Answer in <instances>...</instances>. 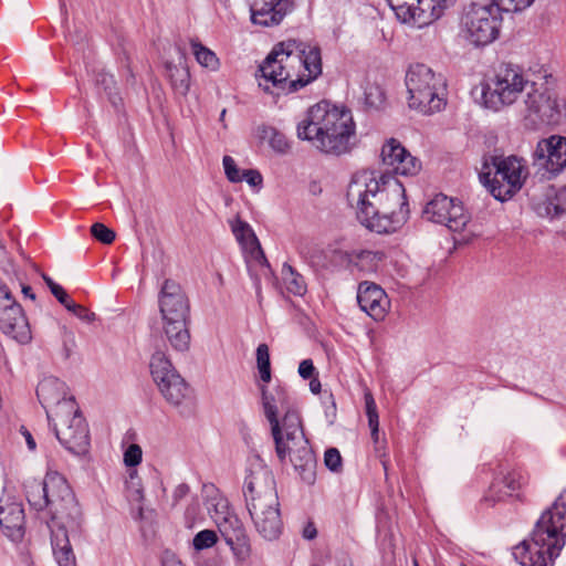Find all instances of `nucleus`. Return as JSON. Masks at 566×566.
<instances>
[{
  "label": "nucleus",
  "instance_id": "1",
  "mask_svg": "<svg viewBox=\"0 0 566 566\" xmlns=\"http://www.w3.org/2000/svg\"><path fill=\"white\" fill-rule=\"evenodd\" d=\"M347 200L356 209L359 222L377 233L395 232L409 216L402 184L392 176L373 170L353 176Z\"/></svg>",
  "mask_w": 566,
  "mask_h": 566
},
{
  "label": "nucleus",
  "instance_id": "2",
  "mask_svg": "<svg viewBox=\"0 0 566 566\" xmlns=\"http://www.w3.org/2000/svg\"><path fill=\"white\" fill-rule=\"evenodd\" d=\"M259 71L265 92H270V84L284 93L296 92L322 74V52L317 45L286 40L273 48Z\"/></svg>",
  "mask_w": 566,
  "mask_h": 566
},
{
  "label": "nucleus",
  "instance_id": "3",
  "mask_svg": "<svg viewBox=\"0 0 566 566\" xmlns=\"http://www.w3.org/2000/svg\"><path fill=\"white\" fill-rule=\"evenodd\" d=\"M297 137L311 142L324 154L340 156L352 150L356 125L349 109L322 101L298 123Z\"/></svg>",
  "mask_w": 566,
  "mask_h": 566
},
{
  "label": "nucleus",
  "instance_id": "4",
  "mask_svg": "<svg viewBox=\"0 0 566 566\" xmlns=\"http://www.w3.org/2000/svg\"><path fill=\"white\" fill-rule=\"evenodd\" d=\"M405 82L410 108L431 115L446 106V81L426 64L410 65Z\"/></svg>",
  "mask_w": 566,
  "mask_h": 566
},
{
  "label": "nucleus",
  "instance_id": "5",
  "mask_svg": "<svg viewBox=\"0 0 566 566\" xmlns=\"http://www.w3.org/2000/svg\"><path fill=\"white\" fill-rule=\"evenodd\" d=\"M527 176L522 158L491 156L483 165L480 180L496 200L506 201L522 189Z\"/></svg>",
  "mask_w": 566,
  "mask_h": 566
},
{
  "label": "nucleus",
  "instance_id": "6",
  "mask_svg": "<svg viewBox=\"0 0 566 566\" xmlns=\"http://www.w3.org/2000/svg\"><path fill=\"white\" fill-rule=\"evenodd\" d=\"M46 491L51 496L49 513L51 533L76 531L81 525L82 512L80 505L64 476L56 471L48 472Z\"/></svg>",
  "mask_w": 566,
  "mask_h": 566
},
{
  "label": "nucleus",
  "instance_id": "7",
  "mask_svg": "<svg viewBox=\"0 0 566 566\" xmlns=\"http://www.w3.org/2000/svg\"><path fill=\"white\" fill-rule=\"evenodd\" d=\"M56 439L71 453L83 455L90 449L88 426L75 400H70L49 413Z\"/></svg>",
  "mask_w": 566,
  "mask_h": 566
},
{
  "label": "nucleus",
  "instance_id": "8",
  "mask_svg": "<svg viewBox=\"0 0 566 566\" xmlns=\"http://www.w3.org/2000/svg\"><path fill=\"white\" fill-rule=\"evenodd\" d=\"M548 515L537 521L530 541H523L513 548V556L521 566H551L565 545L562 535L545 526Z\"/></svg>",
  "mask_w": 566,
  "mask_h": 566
},
{
  "label": "nucleus",
  "instance_id": "9",
  "mask_svg": "<svg viewBox=\"0 0 566 566\" xmlns=\"http://www.w3.org/2000/svg\"><path fill=\"white\" fill-rule=\"evenodd\" d=\"M501 10L495 1L468 6L461 18L463 38L475 46L493 42L499 35Z\"/></svg>",
  "mask_w": 566,
  "mask_h": 566
},
{
  "label": "nucleus",
  "instance_id": "10",
  "mask_svg": "<svg viewBox=\"0 0 566 566\" xmlns=\"http://www.w3.org/2000/svg\"><path fill=\"white\" fill-rule=\"evenodd\" d=\"M533 87L524 71L513 64L499 66L494 78L483 92L485 106L499 111L504 106L514 104L523 92Z\"/></svg>",
  "mask_w": 566,
  "mask_h": 566
},
{
  "label": "nucleus",
  "instance_id": "11",
  "mask_svg": "<svg viewBox=\"0 0 566 566\" xmlns=\"http://www.w3.org/2000/svg\"><path fill=\"white\" fill-rule=\"evenodd\" d=\"M262 406L265 418L271 424V432L275 443V452L280 461L286 458V444L284 443L285 420L290 413L301 419L298 411L294 408L291 397L285 387L276 385L269 389L264 385L260 387Z\"/></svg>",
  "mask_w": 566,
  "mask_h": 566
},
{
  "label": "nucleus",
  "instance_id": "12",
  "mask_svg": "<svg viewBox=\"0 0 566 566\" xmlns=\"http://www.w3.org/2000/svg\"><path fill=\"white\" fill-rule=\"evenodd\" d=\"M243 495L251 518L280 510L275 481L265 467L250 469L244 479Z\"/></svg>",
  "mask_w": 566,
  "mask_h": 566
},
{
  "label": "nucleus",
  "instance_id": "13",
  "mask_svg": "<svg viewBox=\"0 0 566 566\" xmlns=\"http://www.w3.org/2000/svg\"><path fill=\"white\" fill-rule=\"evenodd\" d=\"M283 434L284 443L287 447L286 457L290 455L291 462L301 479L307 484H313L316 460L305 439L301 419L290 413L285 420V432Z\"/></svg>",
  "mask_w": 566,
  "mask_h": 566
},
{
  "label": "nucleus",
  "instance_id": "14",
  "mask_svg": "<svg viewBox=\"0 0 566 566\" xmlns=\"http://www.w3.org/2000/svg\"><path fill=\"white\" fill-rule=\"evenodd\" d=\"M398 20L423 28L440 19L457 0H387Z\"/></svg>",
  "mask_w": 566,
  "mask_h": 566
},
{
  "label": "nucleus",
  "instance_id": "15",
  "mask_svg": "<svg viewBox=\"0 0 566 566\" xmlns=\"http://www.w3.org/2000/svg\"><path fill=\"white\" fill-rule=\"evenodd\" d=\"M423 214L429 221L444 224L454 232L463 230L470 220L462 202L442 193L434 196L427 203Z\"/></svg>",
  "mask_w": 566,
  "mask_h": 566
},
{
  "label": "nucleus",
  "instance_id": "16",
  "mask_svg": "<svg viewBox=\"0 0 566 566\" xmlns=\"http://www.w3.org/2000/svg\"><path fill=\"white\" fill-rule=\"evenodd\" d=\"M524 102L528 114L534 115L538 122L548 125L559 122L564 104L552 91L538 88L533 82V87L527 90Z\"/></svg>",
  "mask_w": 566,
  "mask_h": 566
},
{
  "label": "nucleus",
  "instance_id": "17",
  "mask_svg": "<svg viewBox=\"0 0 566 566\" xmlns=\"http://www.w3.org/2000/svg\"><path fill=\"white\" fill-rule=\"evenodd\" d=\"M2 333L19 344H28L32 339L29 322L23 308L15 303L9 290L2 285Z\"/></svg>",
  "mask_w": 566,
  "mask_h": 566
},
{
  "label": "nucleus",
  "instance_id": "18",
  "mask_svg": "<svg viewBox=\"0 0 566 566\" xmlns=\"http://www.w3.org/2000/svg\"><path fill=\"white\" fill-rule=\"evenodd\" d=\"M161 328L170 346L179 352H185L190 345V333L188 328L190 319V307L181 311H159Z\"/></svg>",
  "mask_w": 566,
  "mask_h": 566
},
{
  "label": "nucleus",
  "instance_id": "19",
  "mask_svg": "<svg viewBox=\"0 0 566 566\" xmlns=\"http://www.w3.org/2000/svg\"><path fill=\"white\" fill-rule=\"evenodd\" d=\"M534 166L551 175L560 172L566 167V138L551 136L541 140L534 151Z\"/></svg>",
  "mask_w": 566,
  "mask_h": 566
},
{
  "label": "nucleus",
  "instance_id": "20",
  "mask_svg": "<svg viewBox=\"0 0 566 566\" xmlns=\"http://www.w3.org/2000/svg\"><path fill=\"white\" fill-rule=\"evenodd\" d=\"M216 525L234 556L241 562L247 560L252 548L244 525L237 514L232 511Z\"/></svg>",
  "mask_w": 566,
  "mask_h": 566
},
{
  "label": "nucleus",
  "instance_id": "21",
  "mask_svg": "<svg viewBox=\"0 0 566 566\" xmlns=\"http://www.w3.org/2000/svg\"><path fill=\"white\" fill-rule=\"evenodd\" d=\"M381 159L395 174L415 176L421 169L418 158L413 157L397 139L390 138L381 148Z\"/></svg>",
  "mask_w": 566,
  "mask_h": 566
},
{
  "label": "nucleus",
  "instance_id": "22",
  "mask_svg": "<svg viewBox=\"0 0 566 566\" xmlns=\"http://www.w3.org/2000/svg\"><path fill=\"white\" fill-rule=\"evenodd\" d=\"M357 302L360 308L375 321H382L390 306L385 291L379 285L369 282L359 284Z\"/></svg>",
  "mask_w": 566,
  "mask_h": 566
},
{
  "label": "nucleus",
  "instance_id": "23",
  "mask_svg": "<svg viewBox=\"0 0 566 566\" xmlns=\"http://www.w3.org/2000/svg\"><path fill=\"white\" fill-rule=\"evenodd\" d=\"M292 7L291 0H253L251 20L254 24L274 27L282 22Z\"/></svg>",
  "mask_w": 566,
  "mask_h": 566
},
{
  "label": "nucleus",
  "instance_id": "24",
  "mask_svg": "<svg viewBox=\"0 0 566 566\" xmlns=\"http://www.w3.org/2000/svg\"><path fill=\"white\" fill-rule=\"evenodd\" d=\"M36 396L45 409L48 418L51 411L70 400H75L73 396L69 395L65 382L52 376L45 377L39 382Z\"/></svg>",
  "mask_w": 566,
  "mask_h": 566
},
{
  "label": "nucleus",
  "instance_id": "25",
  "mask_svg": "<svg viewBox=\"0 0 566 566\" xmlns=\"http://www.w3.org/2000/svg\"><path fill=\"white\" fill-rule=\"evenodd\" d=\"M8 237L11 240V250H15V256H3L2 255V271L8 275V280L12 282L14 286H20L23 294L32 300L35 295L32 293V289L29 285H24L23 281L27 277L25 272L20 269L19 262L23 261L21 248L17 239V234L13 230L8 231ZM4 247L2 245V250Z\"/></svg>",
  "mask_w": 566,
  "mask_h": 566
},
{
  "label": "nucleus",
  "instance_id": "26",
  "mask_svg": "<svg viewBox=\"0 0 566 566\" xmlns=\"http://www.w3.org/2000/svg\"><path fill=\"white\" fill-rule=\"evenodd\" d=\"M165 400L174 407L189 410L192 405L191 389L180 375H170V379L157 386Z\"/></svg>",
  "mask_w": 566,
  "mask_h": 566
},
{
  "label": "nucleus",
  "instance_id": "27",
  "mask_svg": "<svg viewBox=\"0 0 566 566\" xmlns=\"http://www.w3.org/2000/svg\"><path fill=\"white\" fill-rule=\"evenodd\" d=\"M2 528L12 542H20L24 536V509L21 502L12 501L2 506Z\"/></svg>",
  "mask_w": 566,
  "mask_h": 566
},
{
  "label": "nucleus",
  "instance_id": "28",
  "mask_svg": "<svg viewBox=\"0 0 566 566\" xmlns=\"http://www.w3.org/2000/svg\"><path fill=\"white\" fill-rule=\"evenodd\" d=\"M159 311L176 310L190 307V302L184 289L174 280L167 279L161 285L158 295Z\"/></svg>",
  "mask_w": 566,
  "mask_h": 566
},
{
  "label": "nucleus",
  "instance_id": "29",
  "mask_svg": "<svg viewBox=\"0 0 566 566\" xmlns=\"http://www.w3.org/2000/svg\"><path fill=\"white\" fill-rule=\"evenodd\" d=\"M179 53L178 64L167 62L166 71L174 91L181 96H186L190 88V72L186 64L185 52L179 50Z\"/></svg>",
  "mask_w": 566,
  "mask_h": 566
},
{
  "label": "nucleus",
  "instance_id": "30",
  "mask_svg": "<svg viewBox=\"0 0 566 566\" xmlns=\"http://www.w3.org/2000/svg\"><path fill=\"white\" fill-rule=\"evenodd\" d=\"M522 486V475L518 473H509L501 481L493 482L484 495L483 500L493 505L497 501L503 500L506 495L512 493Z\"/></svg>",
  "mask_w": 566,
  "mask_h": 566
},
{
  "label": "nucleus",
  "instance_id": "31",
  "mask_svg": "<svg viewBox=\"0 0 566 566\" xmlns=\"http://www.w3.org/2000/svg\"><path fill=\"white\" fill-rule=\"evenodd\" d=\"M548 515V521L545 526L556 535L566 537V488L560 492L553 505L547 509L541 516Z\"/></svg>",
  "mask_w": 566,
  "mask_h": 566
},
{
  "label": "nucleus",
  "instance_id": "32",
  "mask_svg": "<svg viewBox=\"0 0 566 566\" xmlns=\"http://www.w3.org/2000/svg\"><path fill=\"white\" fill-rule=\"evenodd\" d=\"M205 505L214 523H219L232 512L228 499L213 486L205 488Z\"/></svg>",
  "mask_w": 566,
  "mask_h": 566
},
{
  "label": "nucleus",
  "instance_id": "33",
  "mask_svg": "<svg viewBox=\"0 0 566 566\" xmlns=\"http://www.w3.org/2000/svg\"><path fill=\"white\" fill-rule=\"evenodd\" d=\"M53 555L59 566H76V558L69 539V533H51Z\"/></svg>",
  "mask_w": 566,
  "mask_h": 566
},
{
  "label": "nucleus",
  "instance_id": "34",
  "mask_svg": "<svg viewBox=\"0 0 566 566\" xmlns=\"http://www.w3.org/2000/svg\"><path fill=\"white\" fill-rule=\"evenodd\" d=\"M251 520L255 531L266 541L276 539L282 533L283 523L280 510Z\"/></svg>",
  "mask_w": 566,
  "mask_h": 566
},
{
  "label": "nucleus",
  "instance_id": "35",
  "mask_svg": "<svg viewBox=\"0 0 566 566\" xmlns=\"http://www.w3.org/2000/svg\"><path fill=\"white\" fill-rule=\"evenodd\" d=\"M151 377L157 386L170 379V375H179L164 352H155L149 361Z\"/></svg>",
  "mask_w": 566,
  "mask_h": 566
},
{
  "label": "nucleus",
  "instance_id": "36",
  "mask_svg": "<svg viewBox=\"0 0 566 566\" xmlns=\"http://www.w3.org/2000/svg\"><path fill=\"white\" fill-rule=\"evenodd\" d=\"M231 230L235 239L244 249H249L251 252H253V250H258V252L262 254L259 240L248 222L237 217L231 221Z\"/></svg>",
  "mask_w": 566,
  "mask_h": 566
},
{
  "label": "nucleus",
  "instance_id": "37",
  "mask_svg": "<svg viewBox=\"0 0 566 566\" xmlns=\"http://www.w3.org/2000/svg\"><path fill=\"white\" fill-rule=\"evenodd\" d=\"M48 473L42 483H32L29 485L27 491V499L31 506L35 510L41 511L43 509H49L51 500L49 492L46 491L48 486Z\"/></svg>",
  "mask_w": 566,
  "mask_h": 566
},
{
  "label": "nucleus",
  "instance_id": "38",
  "mask_svg": "<svg viewBox=\"0 0 566 566\" xmlns=\"http://www.w3.org/2000/svg\"><path fill=\"white\" fill-rule=\"evenodd\" d=\"M365 406L366 413L368 417V424L371 431V439L376 444V452L380 458L385 457V453H381L382 448L378 446L379 442V417L377 412V407L375 399L370 391L365 392Z\"/></svg>",
  "mask_w": 566,
  "mask_h": 566
},
{
  "label": "nucleus",
  "instance_id": "39",
  "mask_svg": "<svg viewBox=\"0 0 566 566\" xmlns=\"http://www.w3.org/2000/svg\"><path fill=\"white\" fill-rule=\"evenodd\" d=\"M190 46L197 62L211 71L219 69L220 62L213 51L202 45L197 39L190 40Z\"/></svg>",
  "mask_w": 566,
  "mask_h": 566
},
{
  "label": "nucleus",
  "instance_id": "40",
  "mask_svg": "<svg viewBox=\"0 0 566 566\" xmlns=\"http://www.w3.org/2000/svg\"><path fill=\"white\" fill-rule=\"evenodd\" d=\"M282 279L286 290L294 295H303L306 292V283L291 265L284 264L282 269Z\"/></svg>",
  "mask_w": 566,
  "mask_h": 566
},
{
  "label": "nucleus",
  "instance_id": "41",
  "mask_svg": "<svg viewBox=\"0 0 566 566\" xmlns=\"http://www.w3.org/2000/svg\"><path fill=\"white\" fill-rule=\"evenodd\" d=\"M261 138L268 140L271 148L276 153L285 154L290 150V143L287 138L283 133L279 132L275 127H262Z\"/></svg>",
  "mask_w": 566,
  "mask_h": 566
},
{
  "label": "nucleus",
  "instance_id": "42",
  "mask_svg": "<svg viewBox=\"0 0 566 566\" xmlns=\"http://www.w3.org/2000/svg\"><path fill=\"white\" fill-rule=\"evenodd\" d=\"M350 256L361 269L374 271L378 263L384 260L385 254L381 251L355 250L352 252Z\"/></svg>",
  "mask_w": 566,
  "mask_h": 566
},
{
  "label": "nucleus",
  "instance_id": "43",
  "mask_svg": "<svg viewBox=\"0 0 566 566\" xmlns=\"http://www.w3.org/2000/svg\"><path fill=\"white\" fill-rule=\"evenodd\" d=\"M256 365L261 380L269 382L271 380V363L266 344H260L256 348Z\"/></svg>",
  "mask_w": 566,
  "mask_h": 566
},
{
  "label": "nucleus",
  "instance_id": "44",
  "mask_svg": "<svg viewBox=\"0 0 566 566\" xmlns=\"http://www.w3.org/2000/svg\"><path fill=\"white\" fill-rule=\"evenodd\" d=\"M96 83L103 86L104 92L106 93L109 102L117 107L120 98L117 93L116 83L114 81V76L108 73H99L96 77Z\"/></svg>",
  "mask_w": 566,
  "mask_h": 566
},
{
  "label": "nucleus",
  "instance_id": "45",
  "mask_svg": "<svg viewBox=\"0 0 566 566\" xmlns=\"http://www.w3.org/2000/svg\"><path fill=\"white\" fill-rule=\"evenodd\" d=\"M33 274H39L46 286L50 289L51 293L55 296V298L66 308L71 302L73 301L69 294L65 292V290L55 283L50 276H48L45 273H39L36 270L32 269Z\"/></svg>",
  "mask_w": 566,
  "mask_h": 566
},
{
  "label": "nucleus",
  "instance_id": "46",
  "mask_svg": "<svg viewBox=\"0 0 566 566\" xmlns=\"http://www.w3.org/2000/svg\"><path fill=\"white\" fill-rule=\"evenodd\" d=\"M218 542L217 533L212 530H203L197 533L192 539L196 551H202L212 547Z\"/></svg>",
  "mask_w": 566,
  "mask_h": 566
},
{
  "label": "nucleus",
  "instance_id": "47",
  "mask_svg": "<svg viewBox=\"0 0 566 566\" xmlns=\"http://www.w3.org/2000/svg\"><path fill=\"white\" fill-rule=\"evenodd\" d=\"M92 235L104 244H111L115 240V232L104 223L96 222L91 227Z\"/></svg>",
  "mask_w": 566,
  "mask_h": 566
},
{
  "label": "nucleus",
  "instance_id": "48",
  "mask_svg": "<svg viewBox=\"0 0 566 566\" xmlns=\"http://www.w3.org/2000/svg\"><path fill=\"white\" fill-rule=\"evenodd\" d=\"M222 164H223V168H224V174L229 181H231V182L242 181V177H241L242 172L240 171L234 159L231 156H224Z\"/></svg>",
  "mask_w": 566,
  "mask_h": 566
},
{
  "label": "nucleus",
  "instance_id": "49",
  "mask_svg": "<svg viewBox=\"0 0 566 566\" xmlns=\"http://www.w3.org/2000/svg\"><path fill=\"white\" fill-rule=\"evenodd\" d=\"M324 462L325 465L333 472H338L343 465L342 455L336 448H329L325 451Z\"/></svg>",
  "mask_w": 566,
  "mask_h": 566
},
{
  "label": "nucleus",
  "instance_id": "50",
  "mask_svg": "<svg viewBox=\"0 0 566 566\" xmlns=\"http://www.w3.org/2000/svg\"><path fill=\"white\" fill-rule=\"evenodd\" d=\"M143 451L138 444H130L124 453V463L127 467H136L142 461Z\"/></svg>",
  "mask_w": 566,
  "mask_h": 566
},
{
  "label": "nucleus",
  "instance_id": "51",
  "mask_svg": "<svg viewBox=\"0 0 566 566\" xmlns=\"http://www.w3.org/2000/svg\"><path fill=\"white\" fill-rule=\"evenodd\" d=\"M66 310L72 312L82 321L93 322L95 319V314L93 312H90L86 307L76 304L74 301L71 302Z\"/></svg>",
  "mask_w": 566,
  "mask_h": 566
},
{
  "label": "nucleus",
  "instance_id": "52",
  "mask_svg": "<svg viewBox=\"0 0 566 566\" xmlns=\"http://www.w3.org/2000/svg\"><path fill=\"white\" fill-rule=\"evenodd\" d=\"M547 214L552 217H559L566 212V200H560L559 196H556L554 200H551L546 206Z\"/></svg>",
  "mask_w": 566,
  "mask_h": 566
},
{
  "label": "nucleus",
  "instance_id": "53",
  "mask_svg": "<svg viewBox=\"0 0 566 566\" xmlns=\"http://www.w3.org/2000/svg\"><path fill=\"white\" fill-rule=\"evenodd\" d=\"M241 177L252 187L261 186L263 181L261 174L255 169L243 170Z\"/></svg>",
  "mask_w": 566,
  "mask_h": 566
},
{
  "label": "nucleus",
  "instance_id": "54",
  "mask_svg": "<svg viewBox=\"0 0 566 566\" xmlns=\"http://www.w3.org/2000/svg\"><path fill=\"white\" fill-rule=\"evenodd\" d=\"M315 367L311 359H304L300 363L298 374L304 379H311L314 376Z\"/></svg>",
  "mask_w": 566,
  "mask_h": 566
},
{
  "label": "nucleus",
  "instance_id": "55",
  "mask_svg": "<svg viewBox=\"0 0 566 566\" xmlns=\"http://www.w3.org/2000/svg\"><path fill=\"white\" fill-rule=\"evenodd\" d=\"M189 486L186 483H181L177 485L172 493V505H176L181 501L188 493H189Z\"/></svg>",
  "mask_w": 566,
  "mask_h": 566
},
{
  "label": "nucleus",
  "instance_id": "56",
  "mask_svg": "<svg viewBox=\"0 0 566 566\" xmlns=\"http://www.w3.org/2000/svg\"><path fill=\"white\" fill-rule=\"evenodd\" d=\"M302 535H303V537H304L305 539H313V538H315V537H316V535H317V530H316V527H315L314 523L308 522V523L304 526V528H303V531H302Z\"/></svg>",
  "mask_w": 566,
  "mask_h": 566
},
{
  "label": "nucleus",
  "instance_id": "57",
  "mask_svg": "<svg viewBox=\"0 0 566 566\" xmlns=\"http://www.w3.org/2000/svg\"><path fill=\"white\" fill-rule=\"evenodd\" d=\"M21 430H22V434L25 438V442L28 444V448L31 451L35 450L36 444H35V441H34L32 434L30 433V431H28L24 427H21Z\"/></svg>",
  "mask_w": 566,
  "mask_h": 566
},
{
  "label": "nucleus",
  "instance_id": "58",
  "mask_svg": "<svg viewBox=\"0 0 566 566\" xmlns=\"http://www.w3.org/2000/svg\"><path fill=\"white\" fill-rule=\"evenodd\" d=\"M310 389L313 394H318L321 391V381L318 378H311Z\"/></svg>",
  "mask_w": 566,
  "mask_h": 566
},
{
  "label": "nucleus",
  "instance_id": "59",
  "mask_svg": "<svg viewBox=\"0 0 566 566\" xmlns=\"http://www.w3.org/2000/svg\"><path fill=\"white\" fill-rule=\"evenodd\" d=\"M133 497L134 500L136 501H143L144 500V493H143V490L140 488H136L133 492Z\"/></svg>",
  "mask_w": 566,
  "mask_h": 566
},
{
  "label": "nucleus",
  "instance_id": "60",
  "mask_svg": "<svg viewBox=\"0 0 566 566\" xmlns=\"http://www.w3.org/2000/svg\"><path fill=\"white\" fill-rule=\"evenodd\" d=\"M164 566H184L179 560L175 559L174 557L171 559H167L164 563Z\"/></svg>",
  "mask_w": 566,
  "mask_h": 566
},
{
  "label": "nucleus",
  "instance_id": "61",
  "mask_svg": "<svg viewBox=\"0 0 566 566\" xmlns=\"http://www.w3.org/2000/svg\"><path fill=\"white\" fill-rule=\"evenodd\" d=\"M226 113H227V111H226V109H222V112H221V114H220V120H221V122H223V120H224Z\"/></svg>",
  "mask_w": 566,
  "mask_h": 566
},
{
  "label": "nucleus",
  "instance_id": "62",
  "mask_svg": "<svg viewBox=\"0 0 566 566\" xmlns=\"http://www.w3.org/2000/svg\"><path fill=\"white\" fill-rule=\"evenodd\" d=\"M381 463H382V467L385 469V471L387 470V461L386 460H381Z\"/></svg>",
  "mask_w": 566,
  "mask_h": 566
},
{
  "label": "nucleus",
  "instance_id": "63",
  "mask_svg": "<svg viewBox=\"0 0 566 566\" xmlns=\"http://www.w3.org/2000/svg\"><path fill=\"white\" fill-rule=\"evenodd\" d=\"M339 566H352V564L344 563L343 565Z\"/></svg>",
  "mask_w": 566,
  "mask_h": 566
}]
</instances>
